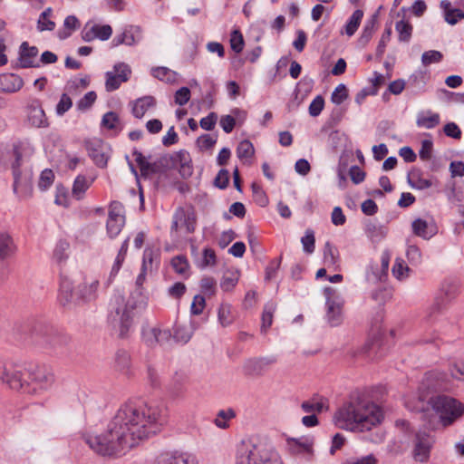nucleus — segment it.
Returning a JSON list of instances; mask_svg holds the SVG:
<instances>
[{
    "label": "nucleus",
    "mask_w": 464,
    "mask_h": 464,
    "mask_svg": "<svg viewBox=\"0 0 464 464\" xmlns=\"http://www.w3.org/2000/svg\"><path fill=\"white\" fill-rule=\"evenodd\" d=\"M165 423L166 416L160 406L125 403L103 432L85 431L82 439L94 454L117 458L158 434Z\"/></svg>",
    "instance_id": "f257e3e1"
},
{
    "label": "nucleus",
    "mask_w": 464,
    "mask_h": 464,
    "mask_svg": "<svg viewBox=\"0 0 464 464\" xmlns=\"http://www.w3.org/2000/svg\"><path fill=\"white\" fill-rule=\"evenodd\" d=\"M382 418V411L378 405L356 398L345 402L336 411L334 422L340 429L362 432L380 424Z\"/></svg>",
    "instance_id": "f03ea898"
},
{
    "label": "nucleus",
    "mask_w": 464,
    "mask_h": 464,
    "mask_svg": "<svg viewBox=\"0 0 464 464\" xmlns=\"http://www.w3.org/2000/svg\"><path fill=\"white\" fill-rule=\"evenodd\" d=\"M35 148L28 139L19 140L13 143L7 151L6 163L10 167L14 178L13 190L23 199L33 194V169L31 159Z\"/></svg>",
    "instance_id": "7ed1b4c3"
},
{
    "label": "nucleus",
    "mask_w": 464,
    "mask_h": 464,
    "mask_svg": "<svg viewBox=\"0 0 464 464\" xmlns=\"http://www.w3.org/2000/svg\"><path fill=\"white\" fill-rule=\"evenodd\" d=\"M235 464H283V461L272 448L248 439L237 445Z\"/></svg>",
    "instance_id": "20e7f679"
},
{
    "label": "nucleus",
    "mask_w": 464,
    "mask_h": 464,
    "mask_svg": "<svg viewBox=\"0 0 464 464\" xmlns=\"http://www.w3.org/2000/svg\"><path fill=\"white\" fill-rule=\"evenodd\" d=\"M138 302L126 301L121 295H114L111 301V308L108 315V323L114 333L120 338L128 336L133 323V311Z\"/></svg>",
    "instance_id": "39448f33"
},
{
    "label": "nucleus",
    "mask_w": 464,
    "mask_h": 464,
    "mask_svg": "<svg viewBox=\"0 0 464 464\" xmlns=\"http://www.w3.org/2000/svg\"><path fill=\"white\" fill-rule=\"evenodd\" d=\"M450 375L440 371H431L425 374L422 385L434 392H450L453 389L452 380L464 382V363L455 362L450 366Z\"/></svg>",
    "instance_id": "423d86ee"
},
{
    "label": "nucleus",
    "mask_w": 464,
    "mask_h": 464,
    "mask_svg": "<svg viewBox=\"0 0 464 464\" xmlns=\"http://www.w3.org/2000/svg\"><path fill=\"white\" fill-rule=\"evenodd\" d=\"M428 402L439 414L444 426L452 424L464 414V405L457 399L445 394L434 395L429 399Z\"/></svg>",
    "instance_id": "0eeeda50"
},
{
    "label": "nucleus",
    "mask_w": 464,
    "mask_h": 464,
    "mask_svg": "<svg viewBox=\"0 0 464 464\" xmlns=\"http://www.w3.org/2000/svg\"><path fill=\"white\" fill-rule=\"evenodd\" d=\"M54 382L53 372L44 366H32L25 369V382L23 392L38 395L49 390Z\"/></svg>",
    "instance_id": "6e6552de"
},
{
    "label": "nucleus",
    "mask_w": 464,
    "mask_h": 464,
    "mask_svg": "<svg viewBox=\"0 0 464 464\" xmlns=\"http://www.w3.org/2000/svg\"><path fill=\"white\" fill-rule=\"evenodd\" d=\"M26 367L12 361H0V382L10 389L22 392L25 382Z\"/></svg>",
    "instance_id": "1a4fd4ad"
},
{
    "label": "nucleus",
    "mask_w": 464,
    "mask_h": 464,
    "mask_svg": "<svg viewBox=\"0 0 464 464\" xmlns=\"http://www.w3.org/2000/svg\"><path fill=\"white\" fill-rule=\"evenodd\" d=\"M172 334L169 329H161L157 325L146 324L141 328L142 342L150 348L156 345L165 346L171 340Z\"/></svg>",
    "instance_id": "9d476101"
},
{
    "label": "nucleus",
    "mask_w": 464,
    "mask_h": 464,
    "mask_svg": "<svg viewBox=\"0 0 464 464\" xmlns=\"http://www.w3.org/2000/svg\"><path fill=\"white\" fill-rule=\"evenodd\" d=\"M324 292L326 297L327 321L332 326H337L343 321L342 307L343 301L333 287H325Z\"/></svg>",
    "instance_id": "9b49d317"
},
{
    "label": "nucleus",
    "mask_w": 464,
    "mask_h": 464,
    "mask_svg": "<svg viewBox=\"0 0 464 464\" xmlns=\"http://www.w3.org/2000/svg\"><path fill=\"white\" fill-rule=\"evenodd\" d=\"M125 225V210L119 201H112L109 207L108 219L106 223L107 234L111 238H115Z\"/></svg>",
    "instance_id": "f8f14e48"
},
{
    "label": "nucleus",
    "mask_w": 464,
    "mask_h": 464,
    "mask_svg": "<svg viewBox=\"0 0 464 464\" xmlns=\"http://www.w3.org/2000/svg\"><path fill=\"white\" fill-rule=\"evenodd\" d=\"M85 149L89 157L99 168H105L111 156V149L102 140L94 139L85 141Z\"/></svg>",
    "instance_id": "ddd939ff"
},
{
    "label": "nucleus",
    "mask_w": 464,
    "mask_h": 464,
    "mask_svg": "<svg viewBox=\"0 0 464 464\" xmlns=\"http://www.w3.org/2000/svg\"><path fill=\"white\" fill-rule=\"evenodd\" d=\"M130 68L124 63H119L114 65L113 71L106 72L105 88L107 92L117 90L122 82L129 80L130 75Z\"/></svg>",
    "instance_id": "4468645a"
},
{
    "label": "nucleus",
    "mask_w": 464,
    "mask_h": 464,
    "mask_svg": "<svg viewBox=\"0 0 464 464\" xmlns=\"http://www.w3.org/2000/svg\"><path fill=\"white\" fill-rule=\"evenodd\" d=\"M25 117L29 125L35 128H46L49 123L42 104L37 99H30L25 106Z\"/></svg>",
    "instance_id": "2eb2a0df"
},
{
    "label": "nucleus",
    "mask_w": 464,
    "mask_h": 464,
    "mask_svg": "<svg viewBox=\"0 0 464 464\" xmlns=\"http://www.w3.org/2000/svg\"><path fill=\"white\" fill-rule=\"evenodd\" d=\"M100 279L96 276H85L77 286V296L81 301L89 302L95 300L98 296Z\"/></svg>",
    "instance_id": "dca6fc26"
},
{
    "label": "nucleus",
    "mask_w": 464,
    "mask_h": 464,
    "mask_svg": "<svg viewBox=\"0 0 464 464\" xmlns=\"http://www.w3.org/2000/svg\"><path fill=\"white\" fill-rule=\"evenodd\" d=\"M112 34V28L109 24H87L82 31V37L85 42L93 40L106 41Z\"/></svg>",
    "instance_id": "f3484780"
},
{
    "label": "nucleus",
    "mask_w": 464,
    "mask_h": 464,
    "mask_svg": "<svg viewBox=\"0 0 464 464\" xmlns=\"http://www.w3.org/2000/svg\"><path fill=\"white\" fill-rule=\"evenodd\" d=\"M433 442L434 440L429 433L425 431L418 432L413 450L414 459L420 462L426 461L430 457Z\"/></svg>",
    "instance_id": "a211bd4d"
},
{
    "label": "nucleus",
    "mask_w": 464,
    "mask_h": 464,
    "mask_svg": "<svg viewBox=\"0 0 464 464\" xmlns=\"http://www.w3.org/2000/svg\"><path fill=\"white\" fill-rule=\"evenodd\" d=\"M31 335L41 345L52 344L53 327L44 321H35L31 326Z\"/></svg>",
    "instance_id": "6ab92c4d"
},
{
    "label": "nucleus",
    "mask_w": 464,
    "mask_h": 464,
    "mask_svg": "<svg viewBox=\"0 0 464 464\" xmlns=\"http://www.w3.org/2000/svg\"><path fill=\"white\" fill-rule=\"evenodd\" d=\"M446 297H437L434 303L429 307L427 310L426 320L428 323H434L440 315H441L446 308L447 301L453 297L455 295V289L453 287H450V289L445 290L442 288Z\"/></svg>",
    "instance_id": "aec40b11"
},
{
    "label": "nucleus",
    "mask_w": 464,
    "mask_h": 464,
    "mask_svg": "<svg viewBox=\"0 0 464 464\" xmlns=\"http://www.w3.org/2000/svg\"><path fill=\"white\" fill-rule=\"evenodd\" d=\"M142 39L141 28L138 25H127L121 34L116 35L112 44L114 45L126 44L129 46L138 44Z\"/></svg>",
    "instance_id": "412c9836"
},
{
    "label": "nucleus",
    "mask_w": 464,
    "mask_h": 464,
    "mask_svg": "<svg viewBox=\"0 0 464 464\" xmlns=\"http://www.w3.org/2000/svg\"><path fill=\"white\" fill-rule=\"evenodd\" d=\"M391 260V254L388 250L382 253L381 256V267L371 265L367 271V279L372 282H379L383 280L388 275L389 264Z\"/></svg>",
    "instance_id": "4be33fe9"
},
{
    "label": "nucleus",
    "mask_w": 464,
    "mask_h": 464,
    "mask_svg": "<svg viewBox=\"0 0 464 464\" xmlns=\"http://www.w3.org/2000/svg\"><path fill=\"white\" fill-rule=\"evenodd\" d=\"M58 299L63 306H71L81 301L77 296V288H74L68 279L61 281Z\"/></svg>",
    "instance_id": "5701e85b"
},
{
    "label": "nucleus",
    "mask_w": 464,
    "mask_h": 464,
    "mask_svg": "<svg viewBox=\"0 0 464 464\" xmlns=\"http://www.w3.org/2000/svg\"><path fill=\"white\" fill-rule=\"evenodd\" d=\"M313 440L305 437L299 439L287 438L286 447L288 451L293 455L313 454Z\"/></svg>",
    "instance_id": "b1692460"
},
{
    "label": "nucleus",
    "mask_w": 464,
    "mask_h": 464,
    "mask_svg": "<svg viewBox=\"0 0 464 464\" xmlns=\"http://www.w3.org/2000/svg\"><path fill=\"white\" fill-rule=\"evenodd\" d=\"M24 86L23 79L14 73L0 74V92L5 93H14Z\"/></svg>",
    "instance_id": "393cba45"
},
{
    "label": "nucleus",
    "mask_w": 464,
    "mask_h": 464,
    "mask_svg": "<svg viewBox=\"0 0 464 464\" xmlns=\"http://www.w3.org/2000/svg\"><path fill=\"white\" fill-rule=\"evenodd\" d=\"M160 461L163 464H198L195 456L187 452H167L161 456Z\"/></svg>",
    "instance_id": "a878e982"
},
{
    "label": "nucleus",
    "mask_w": 464,
    "mask_h": 464,
    "mask_svg": "<svg viewBox=\"0 0 464 464\" xmlns=\"http://www.w3.org/2000/svg\"><path fill=\"white\" fill-rule=\"evenodd\" d=\"M440 7L443 11L445 21L450 25H454L459 21L464 19V11L460 8L452 7V5L449 0L440 1Z\"/></svg>",
    "instance_id": "bb28decb"
},
{
    "label": "nucleus",
    "mask_w": 464,
    "mask_h": 464,
    "mask_svg": "<svg viewBox=\"0 0 464 464\" xmlns=\"http://www.w3.org/2000/svg\"><path fill=\"white\" fill-rule=\"evenodd\" d=\"M155 105L156 100L153 96H143L132 102V114L136 118L140 119L150 108L155 107Z\"/></svg>",
    "instance_id": "cd10ccee"
},
{
    "label": "nucleus",
    "mask_w": 464,
    "mask_h": 464,
    "mask_svg": "<svg viewBox=\"0 0 464 464\" xmlns=\"http://www.w3.org/2000/svg\"><path fill=\"white\" fill-rule=\"evenodd\" d=\"M412 232L423 239H430L436 234L435 228L422 218H416L411 223Z\"/></svg>",
    "instance_id": "c85d7f7f"
},
{
    "label": "nucleus",
    "mask_w": 464,
    "mask_h": 464,
    "mask_svg": "<svg viewBox=\"0 0 464 464\" xmlns=\"http://www.w3.org/2000/svg\"><path fill=\"white\" fill-rule=\"evenodd\" d=\"M176 218H180L181 226H185L188 233H193L196 229V214L192 208H179L176 210Z\"/></svg>",
    "instance_id": "c756f323"
},
{
    "label": "nucleus",
    "mask_w": 464,
    "mask_h": 464,
    "mask_svg": "<svg viewBox=\"0 0 464 464\" xmlns=\"http://www.w3.org/2000/svg\"><path fill=\"white\" fill-rule=\"evenodd\" d=\"M94 179H87L84 175H78L73 182L72 195L77 200L83 198L86 190L91 187Z\"/></svg>",
    "instance_id": "7c9ffc66"
},
{
    "label": "nucleus",
    "mask_w": 464,
    "mask_h": 464,
    "mask_svg": "<svg viewBox=\"0 0 464 464\" xmlns=\"http://www.w3.org/2000/svg\"><path fill=\"white\" fill-rule=\"evenodd\" d=\"M151 74L161 82L174 83L178 81L179 74L168 67H155L151 69Z\"/></svg>",
    "instance_id": "2f4dec72"
},
{
    "label": "nucleus",
    "mask_w": 464,
    "mask_h": 464,
    "mask_svg": "<svg viewBox=\"0 0 464 464\" xmlns=\"http://www.w3.org/2000/svg\"><path fill=\"white\" fill-rule=\"evenodd\" d=\"M255 154V149L248 140H244L237 145V155L244 163H249Z\"/></svg>",
    "instance_id": "473e14b6"
},
{
    "label": "nucleus",
    "mask_w": 464,
    "mask_h": 464,
    "mask_svg": "<svg viewBox=\"0 0 464 464\" xmlns=\"http://www.w3.org/2000/svg\"><path fill=\"white\" fill-rule=\"evenodd\" d=\"M14 244L12 237L6 233L0 234V259L9 257L14 252Z\"/></svg>",
    "instance_id": "72a5a7b5"
},
{
    "label": "nucleus",
    "mask_w": 464,
    "mask_h": 464,
    "mask_svg": "<svg viewBox=\"0 0 464 464\" xmlns=\"http://www.w3.org/2000/svg\"><path fill=\"white\" fill-rule=\"evenodd\" d=\"M276 310V304L275 302H268L265 304L263 313H262V325L261 330L263 332H266L267 329L272 325L273 316Z\"/></svg>",
    "instance_id": "f704fd0d"
},
{
    "label": "nucleus",
    "mask_w": 464,
    "mask_h": 464,
    "mask_svg": "<svg viewBox=\"0 0 464 464\" xmlns=\"http://www.w3.org/2000/svg\"><path fill=\"white\" fill-rule=\"evenodd\" d=\"M80 26L79 20L74 15H68L63 22V29L58 32L60 39L68 38L72 32H74Z\"/></svg>",
    "instance_id": "c9c22d12"
},
{
    "label": "nucleus",
    "mask_w": 464,
    "mask_h": 464,
    "mask_svg": "<svg viewBox=\"0 0 464 464\" xmlns=\"http://www.w3.org/2000/svg\"><path fill=\"white\" fill-rule=\"evenodd\" d=\"M195 262L196 265L201 269H204L208 266H213L217 263L216 253L213 249L206 247L203 250L202 257L198 258Z\"/></svg>",
    "instance_id": "e433bc0d"
},
{
    "label": "nucleus",
    "mask_w": 464,
    "mask_h": 464,
    "mask_svg": "<svg viewBox=\"0 0 464 464\" xmlns=\"http://www.w3.org/2000/svg\"><path fill=\"white\" fill-rule=\"evenodd\" d=\"M193 334L192 327L189 325L177 324L174 327L173 338L176 342L186 343Z\"/></svg>",
    "instance_id": "4c0bfd02"
},
{
    "label": "nucleus",
    "mask_w": 464,
    "mask_h": 464,
    "mask_svg": "<svg viewBox=\"0 0 464 464\" xmlns=\"http://www.w3.org/2000/svg\"><path fill=\"white\" fill-rule=\"evenodd\" d=\"M218 318L222 326L227 327L230 325L234 321L231 304H221L218 311Z\"/></svg>",
    "instance_id": "58836bf2"
},
{
    "label": "nucleus",
    "mask_w": 464,
    "mask_h": 464,
    "mask_svg": "<svg viewBox=\"0 0 464 464\" xmlns=\"http://www.w3.org/2000/svg\"><path fill=\"white\" fill-rule=\"evenodd\" d=\"M440 122V116L437 113L428 112L427 114L421 113L418 115L417 125L426 129H432Z\"/></svg>",
    "instance_id": "ea45409f"
},
{
    "label": "nucleus",
    "mask_w": 464,
    "mask_h": 464,
    "mask_svg": "<svg viewBox=\"0 0 464 464\" xmlns=\"http://www.w3.org/2000/svg\"><path fill=\"white\" fill-rule=\"evenodd\" d=\"M276 362V358L274 357H261L257 359L249 360L247 364L252 368L254 372L256 373H260L264 370H266L268 366Z\"/></svg>",
    "instance_id": "a19ab883"
},
{
    "label": "nucleus",
    "mask_w": 464,
    "mask_h": 464,
    "mask_svg": "<svg viewBox=\"0 0 464 464\" xmlns=\"http://www.w3.org/2000/svg\"><path fill=\"white\" fill-rule=\"evenodd\" d=\"M378 19V13L374 14L364 24L360 43L364 44L372 38Z\"/></svg>",
    "instance_id": "79ce46f5"
},
{
    "label": "nucleus",
    "mask_w": 464,
    "mask_h": 464,
    "mask_svg": "<svg viewBox=\"0 0 464 464\" xmlns=\"http://www.w3.org/2000/svg\"><path fill=\"white\" fill-rule=\"evenodd\" d=\"M301 407L303 411L307 413L322 412L327 408L326 401L323 399L305 401L302 403Z\"/></svg>",
    "instance_id": "37998d69"
},
{
    "label": "nucleus",
    "mask_w": 464,
    "mask_h": 464,
    "mask_svg": "<svg viewBox=\"0 0 464 464\" xmlns=\"http://www.w3.org/2000/svg\"><path fill=\"white\" fill-rule=\"evenodd\" d=\"M362 16L363 12L362 10L358 9L353 13L345 26V32L347 35L352 36L354 34L360 25Z\"/></svg>",
    "instance_id": "c03bdc74"
},
{
    "label": "nucleus",
    "mask_w": 464,
    "mask_h": 464,
    "mask_svg": "<svg viewBox=\"0 0 464 464\" xmlns=\"http://www.w3.org/2000/svg\"><path fill=\"white\" fill-rule=\"evenodd\" d=\"M70 245L65 240H59L53 249V259L61 264L68 258Z\"/></svg>",
    "instance_id": "a18cd8bd"
},
{
    "label": "nucleus",
    "mask_w": 464,
    "mask_h": 464,
    "mask_svg": "<svg viewBox=\"0 0 464 464\" xmlns=\"http://www.w3.org/2000/svg\"><path fill=\"white\" fill-rule=\"evenodd\" d=\"M392 272L395 278L403 280L409 276L411 269L405 265L403 259L396 258Z\"/></svg>",
    "instance_id": "49530a36"
},
{
    "label": "nucleus",
    "mask_w": 464,
    "mask_h": 464,
    "mask_svg": "<svg viewBox=\"0 0 464 464\" xmlns=\"http://www.w3.org/2000/svg\"><path fill=\"white\" fill-rule=\"evenodd\" d=\"M130 366V355L125 350H118L115 354V367L121 371L125 372Z\"/></svg>",
    "instance_id": "de8ad7c7"
},
{
    "label": "nucleus",
    "mask_w": 464,
    "mask_h": 464,
    "mask_svg": "<svg viewBox=\"0 0 464 464\" xmlns=\"http://www.w3.org/2000/svg\"><path fill=\"white\" fill-rule=\"evenodd\" d=\"M171 266L176 273L181 276H188L189 263L186 256H176L171 259Z\"/></svg>",
    "instance_id": "09e8293b"
},
{
    "label": "nucleus",
    "mask_w": 464,
    "mask_h": 464,
    "mask_svg": "<svg viewBox=\"0 0 464 464\" xmlns=\"http://www.w3.org/2000/svg\"><path fill=\"white\" fill-rule=\"evenodd\" d=\"M238 274L237 272H227L220 282V287L225 292L231 291L238 282Z\"/></svg>",
    "instance_id": "8fccbe9b"
},
{
    "label": "nucleus",
    "mask_w": 464,
    "mask_h": 464,
    "mask_svg": "<svg viewBox=\"0 0 464 464\" xmlns=\"http://www.w3.org/2000/svg\"><path fill=\"white\" fill-rule=\"evenodd\" d=\"M54 173L50 169H45L42 171L39 181H38V188L40 190L44 191L48 189L54 181Z\"/></svg>",
    "instance_id": "3c124183"
},
{
    "label": "nucleus",
    "mask_w": 464,
    "mask_h": 464,
    "mask_svg": "<svg viewBox=\"0 0 464 464\" xmlns=\"http://www.w3.org/2000/svg\"><path fill=\"white\" fill-rule=\"evenodd\" d=\"M52 14V9L46 8L39 16L38 19V29L40 31L49 30L52 31L55 27L54 22L50 20V16Z\"/></svg>",
    "instance_id": "603ef678"
},
{
    "label": "nucleus",
    "mask_w": 464,
    "mask_h": 464,
    "mask_svg": "<svg viewBox=\"0 0 464 464\" xmlns=\"http://www.w3.org/2000/svg\"><path fill=\"white\" fill-rule=\"evenodd\" d=\"M133 156L135 157V160L140 167L141 175L145 176L150 171H155L153 165L147 160V159L142 155L140 151L135 150L133 151Z\"/></svg>",
    "instance_id": "864d4df0"
},
{
    "label": "nucleus",
    "mask_w": 464,
    "mask_h": 464,
    "mask_svg": "<svg viewBox=\"0 0 464 464\" xmlns=\"http://www.w3.org/2000/svg\"><path fill=\"white\" fill-rule=\"evenodd\" d=\"M54 203L63 208H67L70 205L68 190L61 184L55 188Z\"/></svg>",
    "instance_id": "5fc2aeb1"
},
{
    "label": "nucleus",
    "mask_w": 464,
    "mask_h": 464,
    "mask_svg": "<svg viewBox=\"0 0 464 464\" xmlns=\"http://www.w3.org/2000/svg\"><path fill=\"white\" fill-rule=\"evenodd\" d=\"M200 288L204 295L212 296L216 294L217 281L211 276H203L200 280Z\"/></svg>",
    "instance_id": "6e6d98bb"
},
{
    "label": "nucleus",
    "mask_w": 464,
    "mask_h": 464,
    "mask_svg": "<svg viewBox=\"0 0 464 464\" xmlns=\"http://www.w3.org/2000/svg\"><path fill=\"white\" fill-rule=\"evenodd\" d=\"M303 249L306 254H312L315 248L314 233L312 229H306L304 236L301 238Z\"/></svg>",
    "instance_id": "4d7b16f0"
},
{
    "label": "nucleus",
    "mask_w": 464,
    "mask_h": 464,
    "mask_svg": "<svg viewBox=\"0 0 464 464\" xmlns=\"http://www.w3.org/2000/svg\"><path fill=\"white\" fill-rule=\"evenodd\" d=\"M395 28L399 34V38L401 41L406 42L410 40L412 33V26L408 22L401 20L396 23Z\"/></svg>",
    "instance_id": "13d9d810"
},
{
    "label": "nucleus",
    "mask_w": 464,
    "mask_h": 464,
    "mask_svg": "<svg viewBox=\"0 0 464 464\" xmlns=\"http://www.w3.org/2000/svg\"><path fill=\"white\" fill-rule=\"evenodd\" d=\"M230 47L237 53H239L244 48V38L238 29L233 30L230 34Z\"/></svg>",
    "instance_id": "bf43d9fd"
},
{
    "label": "nucleus",
    "mask_w": 464,
    "mask_h": 464,
    "mask_svg": "<svg viewBox=\"0 0 464 464\" xmlns=\"http://www.w3.org/2000/svg\"><path fill=\"white\" fill-rule=\"evenodd\" d=\"M348 98V90L343 83L339 84L331 95V101L334 104L340 105Z\"/></svg>",
    "instance_id": "052dcab7"
},
{
    "label": "nucleus",
    "mask_w": 464,
    "mask_h": 464,
    "mask_svg": "<svg viewBox=\"0 0 464 464\" xmlns=\"http://www.w3.org/2000/svg\"><path fill=\"white\" fill-rule=\"evenodd\" d=\"M119 122V116L113 111L106 112L102 119V126L108 130H116Z\"/></svg>",
    "instance_id": "680f3d73"
},
{
    "label": "nucleus",
    "mask_w": 464,
    "mask_h": 464,
    "mask_svg": "<svg viewBox=\"0 0 464 464\" xmlns=\"http://www.w3.org/2000/svg\"><path fill=\"white\" fill-rule=\"evenodd\" d=\"M180 160V173L183 177L190 176L192 174V169L189 165L190 159L189 154L187 151H180L178 154Z\"/></svg>",
    "instance_id": "e2e57ef3"
},
{
    "label": "nucleus",
    "mask_w": 464,
    "mask_h": 464,
    "mask_svg": "<svg viewBox=\"0 0 464 464\" xmlns=\"http://www.w3.org/2000/svg\"><path fill=\"white\" fill-rule=\"evenodd\" d=\"M217 142V137L209 134H203L197 140V145L200 150H208L213 148Z\"/></svg>",
    "instance_id": "0e129e2a"
},
{
    "label": "nucleus",
    "mask_w": 464,
    "mask_h": 464,
    "mask_svg": "<svg viewBox=\"0 0 464 464\" xmlns=\"http://www.w3.org/2000/svg\"><path fill=\"white\" fill-rule=\"evenodd\" d=\"M406 256L409 262L413 266H418L421 263V252L416 246H409Z\"/></svg>",
    "instance_id": "69168bd1"
},
{
    "label": "nucleus",
    "mask_w": 464,
    "mask_h": 464,
    "mask_svg": "<svg viewBox=\"0 0 464 464\" xmlns=\"http://www.w3.org/2000/svg\"><path fill=\"white\" fill-rule=\"evenodd\" d=\"M72 99L66 93H63L61 96V99L56 105V109H55L56 113L59 116H62L66 111H68L72 108Z\"/></svg>",
    "instance_id": "338daca9"
},
{
    "label": "nucleus",
    "mask_w": 464,
    "mask_h": 464,
    "mask_svg": "<svg viewBox=\"0 0 464 464\" xmlns=\"http://www.w3.org/2000/svg\"><path fill=\"white\" fill-rule=\"evenodd\" d=\"M342 464H377V459L374 455L369 454L362 458H350Z\"/></svg>",
    "instance_id": "774afa93"
}]
</instances>
